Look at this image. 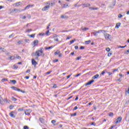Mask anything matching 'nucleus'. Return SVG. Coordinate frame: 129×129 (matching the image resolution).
Masks as SVG:
<instances>
[{
    "instance_id": "obj_1",
    "label": "nucleus",
    "mask_w": 129,
    "mask_h": 129,
    "mask_svg": "<svg viewBox=\"0 0 129 129\" xmlns=\"http://www.w3.org/2000/svg\"><path fill=\"white\" fill-rule=\"evenodd\" d=\"M44 50V48L41 47L40 48V50H37L35 53V56H37L38 57H40L41 56V54H43L44 53V51H43Z\"/></svg>"
},
{
    "instance_id": "obj_2",
    "label": "nucleus",
    "mask_w": 129,
    "mask_h": 129,
    "mask_svg": "<svg viewBox=\"0 0 129 129\" xmlns=\"http://www.w3.org/2000/svg\"><path fill=\"white\" fill-rule=\"evenodd\" d=\"M5 101H6L8 103H10V101H9V100H8L7 98L4 100L2 99V96L0 95V104H1L2 105H4V104H5Z\"/></svg>"
},
{
    "instance_id": "obj_3",
    "label": "nucleus",
    "mask_w": 129,
    "mask_h": 129,
    "mask_svg": "<svg viewBox=\"0 0 129 129\" xmlns=\"http://www.w3.org/2000/svg\"><path fill=\"white\" fill-rule=\"evenodd\" d=\"M104 37H105V39L106 40H110L111 39V35L108 33L104 34Z\"/></svg>"
},
{
    "instance_id": "obj_4",
    "label": "nucleus",
    "mask_w": 129,
    "mask_h": 129,
    "mask_svg": "<svg viewBox=\"0 0 129 129\" xmlns=\"http://www.w3.org/2000/svg\"><path fill=\"white\" fill-rule=\"evenodd\" d=\"M121 120H122V117L121 116H119L116 119V121H115V123L117 124V123H120L121 122Z\"/></svg>"
},
{
    "instance_id": "obj_5",
    "label": "nucleus",
    "mask_w": 129,
    "mask_h": 129,
    "mask_svg": "<svg viewBox=\"0 0 129 129\" xmlns=\"http://www.w3.org/2000/svg\"><path fill=\"white\" fill-rule=\"evenodd\" d=\"M31 62H32V65H33L34 67H36V65H38V62L36 61V60H35V59H32Z\"/></svg>"
},
{
    "instance_id": "obj_6",
    "label": "nucleus",
    "mask_w": 129,
    "mask_h": 129,
    "mask_svg": "<svg viewBox=\"0 0 129 129\" xmlns=\"http://www.w3.org/2000/svg\"><path fill=\"white\" fill-rule=\"evenodd\" d=\"M94 82V80H92L90 81H89L88 83H86L85 84V86H88V85H91V84H92Z\"/></svg>"
},
{
    "instance_id": "obj_7",
    "label": "nucleus",
    "mask_w": 129,
    "mask_h": 129,
    "mask_svg": "<svg viewBox=\"0 0 129 129\" xmlns=\"http://www.w3.org/2000/svg\"><path fill=\"white\" fill-rule=\"evenodd\" d=\"M49 8H50V6L49 5H47L42 9V11H43V12H45V11H48Z\"/></svg>"
},
{
    "instance_id": "obj_8",
    "label": "nucleus",
    "mask_w": 129,
    "mask_h": 129,
    "mask_svg": "<svg viewBox=\"0 0 129 129\" xmlns=\"http://www.w3.org/2000/svg\"><path fill=\"white\" fill-rule=\"evenodd\" d=\"M38 44H39V40H35L33 41L32 45H34V47H35L36 46H38Z\"/></svg>"
},
{
    "instance_id": "obj_9",
    "label": "nucleus",
    "mask_w": 129,
    "mask_h": 129,
    "mask_svg": "<svg viewBox=\"0 0 129 129\" xmlns=\"http://www.w3.org/2000/svg\"><path fill=\"white\" fill-rule=\"evenodd\" d=\"M83 6V9H84V8H88V7H90V4H84L82 5Z\"/></svg>"
},
{
    "instance_id": "obj_10",
    "label": "nucleus",
    "mask_w": 129,
    "mask_h": 129,
    "mask_svg": "<svg viewBox=\"0 0 129 129\" xmlns=\"http://www.w3.org/2000/svg\"><path fill=\"white\" fill-rule=\"evenodd\" d=\"M34 7V5H29L28 6H27L24 9H23V11H26V10H27V9H30V8H32Z\"/></svg>"
},
{
    "instance_id": "obj_11",
    "label": "nucleus",
    "mask_w": 129,
    "mask_h": 129,
    "mask_svg": "<svg viewBox=\"0 0 129 129\" xmlns=\"http://www.w3.org/2000/svg\"><path fill=\"white\" fill-rule=\"evenodd\" d=\"M9 115L10 116H11V117L15 118V117H16V116L15 115V114H14V111H11L10 113H9Z\"/></svg>"
},
{
    "instance_id": "obj_12",
    "label": "nucleus",
    "mask_w": 129,
    "mask_h": 129,
    "mask_svg": "<svg viewBox=\"0 0 129 129\" xmlns=\"http://www.w3.org/2000/svg\"><path fill=\"white\" fill-rule=\"evenodd\" d=\"M12 89H13V90H15V91H19L20 90V89H19L18 88H17V87H15V86H12L11 87Z\"/></svg>"
},
{
    "instance_id": "obj_13",
    "label": "nucleus",
    "mask_w": 129,
    "mask_h": 129,
    "mask_svg": "<svg viewBox=\"0 0 129 129\" xmlns=\"http://www.w3.org/2000/svg\"><path fill=\"white\" fill-rule=\"evenodd\" d=\"M89 10H91V11H95V10H98V8H97V7H96V8H94V7H89Z\"/></svg>"
},
{
    "instance_id": "obj_14",
    "label": "nucleus",
    "mask_w": 129,
    "mask_h": 129,
    "mask_svg": "<svg viewBox=\"0 0 129 129\" xmlns=\"http://www.w3.org/2000/svg\"><path fill=\"white\" fill-rule=\"evenodd\" d=\"M39 121H40L41 123H45V119L43 118H39Z\"/></svg>"
},
{
    "instance_id": "obj_15",
    "label": "nucleus",
    "mask_w": 129,
    "mask_h": 129,
    "mask_svg": "<svg viewBox=\"0 0 129 129\" xmlns=\"http://www.w3.org/2000/svg\"><path fill=\"white\" fill-rule=\"evenodd\" d=\"M99 77V75L96 74V75L94 76L92 78L93 79H97Z\"/></svg>"
},
{
    "instance_id": "obj_16",
    "label": "nucleus",
    "mask_w": 129,
    "mask_h": 129,
    "mask_svg": "<svg viewBox=\"0 0 129 129\" xmlns=\"http://www.w3.org/2000/svg\"><path fill=\"white\" fill-rule=\"evenodd\" d=\"M125 119L127 121H129V114H126L125 116Z\"/></svg>"
},
{
    "instance_id": "obj_17",
    "label": "nucleus",
    "mask_w": 129,
    "mask_h": 129,
    "mask_svg": "<svg viewBox=\"0 0 129 129\" xmlns=\"http://www.w3.org/2000/svg\"><path fill=\"white\" fill-rule=\"evenodd\" d=\"M52 48H53V46H50L49 47H45V50H49L50 49H52Z\"/></svg>"
},
{
    "instance_id": "obj_18",
    "label": "nucleus",
    "mask_w": 129,
    "mask_h": 129,
    "mask_svg": "<svg viewBox=\"0 0 129 129\" xmlns=\"http://www.w3.org/2000/svg\"><path fill=\"white\" fill-rule=\"evenodd\" d=\"M119 27H120V23H117L116 24L115 28H116L117 29H118Z\"/></svg>"
},
{
    "instance_id": "obj_19",
    "label": "nucleus",
    "mask_w": 129,
    "mask_h": 129,
    "mask_svg": "<svg viewBox=\"0 0 129 129\" xmlns=\"http://www.w3.org/2000/svg\"><path fill=\"white\" fill-rule=\"evenodd\" d=\"M21 4H22L21 2H18L14 4V5L16 6V7H19V6H21Z\"/></svg>"
},
{
    "instance_id": "obj_20",
    "label": "nucleus",
    "mask_w": 129,
    "mask_h": 129,
    "mask_svg": "<svg viewBox=\"0 0 129 129\" xmlns=\"http://www.w3.org/2000/svg\"><path fill=\"white\" fill-rule=\"evenodd\" d=\"M10 82H12L13 84H16V83H17V81H16V80H10Z\"/></svg>"
},
{
    "instance_id": "obj_21",
    "label": "nucleus",
    "mask_w": 129,
    "mask_h": 129,
    "mask_svg": "<svg viewBox=\"0 0 129 129\" xmlns=\"http://www.w3.org/2000/svg\"><path fill=\"white\" fill-rule=\"evenodd\" d=\"M61 19H68V16L61 15Z\"/></svg>"
},
{
    "instance_id": "obj_22",
    "label": "nucleus",
    "mask_w": 129,
    "mask_h": 129,
    "mask_svg": "<svg viewBox=\"0 0 129 129\" xmlns=\"http://www.w3.org/2000/svg\"><path fill=\"white\" fill-rule=\"evenodd\" d=\"M93 35H94V36H95V37H97V36H98V34L97 33L96 31H95V32L92 33Z\"/></svg>"
},
{
    "instance_id": "obj_23",
    "label": "nucleus",
    "mask_w": 129,
    "mask_h": 129,
    "mask_svg": "<svg viewBox=\"0 0 129 129\" xmlns=\"http://www.w3.org/2000/svg\"><path fill=\"white\" fill-rule=\"evenodd\" d=\"M60 54V50H57L54 52V55H59Z\"/></svg>"
},
{
    "instance_id": "obj_24",
    "label": "nucleus",
    "mask_w": 129,
    "mask_h": 129,
    "mask_svg": "<svg viewBox=\"0 0 129 129\" xmlns=\"http://www.w3.org/2000/svg\"><path fill=\"white\" fill-rule=\"evenodd\" d=\"M28 36L30 38H35V34H32L31 35H28Z\"/></svg>"
},
{
    "instance_id": "obj_25",
    "label": "nucleus",
    "mask_w": 129,
    "mask_h": 129,
    "mask_svg": "<svg viewBox=\"0 0 129 129\" xmlns=\"http://www.w3.org/2000/svg\"><path fill=\"white\" fill-rule=\"evenodd\" d=\"M77 115V112H75L74 113L71 114V116H76Z\"/></svg>"
},
{
    "instance_id": "obj_26",
    "label": "nucleus",
    "mask_w": 129,
    "mask_h": 129,
    "mask_svg": "<svg viewBox=\"0 0 129 129\" xmlns=\"http://www.w3.org/2000/svg\"><path fill=\"white\" fill-rule=\"evenodd\" d=\"M18 92H22V93H26V91H23L22 90H21L20 89H19Z\"/></svg>"
},
{
    "instance_id": "obj_27",
    "label": "nucleus",
    "mask_w": 129,
    "mask_h": 129,
    "mask_svg": "<svg viewBox=\"0 0 129 129\" xmlns=\"http://www.w3.org/2000/svg\"><path fill=\"white\" fill-rule=\"evenodd\" d=\"M75 41H76V39H75L71 41L70 45H71V44H73V43H74L75 42Z\"/></svg>"
},
{
    "instance_id": "obj_28",
    "label": "nucleus",
    "mask_w": 129,
    "mask_h": 129,
    "mask_svg": "<svg viewBox=\"0 0 129 129\" xmlns=\"http://www.w3.org/2000/svg\"><path fill=\"white\" fill-rule=\"evenodd\" d=\"M15 56H11L10 57H9V59H10V60H15Z\"/></svg>"
},
{
    "instance_id": "obj_29",
    "label": "nucleus",
    "mask_w": 129,
    "mask_h": 129,
    "mask_svg": "<svg viewBox=\"0 0 129 129\" xmlns=\"http://www.w3.org/2000/svg\"><path fill=\"white\" fill-rule=\"evenodd\" d=\"M125 94H128L129 95V86L128 87L127 90H125Z\"/></svg>"
},
{
    "instance_id": "obj_30",
    "label": "nucleus",
    "mask_w": 129,
    "mask_h": 129,
    "mask_svg": "<svg viewBox=\"0 0 129 129\" xmlns=\"http://www.w3.org/2000/svg\"><path fill=\"white\" fill-rule=\"evenodd\" d=\"M23 110H24V107L20 108L18 109V111H23Z\"/></svg>"
},
{
    "instance_id": "obj_31",
    "label": "nucleus",
    "mask_w": 129,
    "mask_h": 129,
    "mask_svg": "<svg viewBox=\"0 0 129 129\" xmlns=\"http://www.w3.org/2000/svg\"><path fill=\"white\" fill-rule=\"evenodd\" d=\"M12 100L13 101H17L18 99H17L15 97H12Z\"/></svg>"
},
{
    "instance_id": "obj_32",
    "label": "nucleus",
    "mask_w": 129,
    "mask_h": 129,
    "mask_svg": "<svg viewBox=\"0 0 129 129\" xmlns=\"http://www.w3.org/2000/svg\"><path fill=\"white\" fill-rule=\"evenodd\" d=\"M125 47H126V45L125 46H119L118 48H121V49H123V48H125Z\"/></svg>"
},
{
    "instance_id": "obj_33",
    "label": "nucleus",
    "mask_w": 129,
    "mask_h": 129,
    "mask_svg": "<svg viewBox=\"0 0 129 129\" xmlns=\"http://www.w3.org/2000/svg\"><path fill=\"white\" fill-rule=\"evenodd\" d=\"M32 29H28L26 30V33H30V32H32Z\"/></svg>"
},
{
    "instance_id": "obj_34",
    "label": "nucleus",
    "mask_w": 129,
    "mask_h": 129,
    "mask_svg": "<svg viewBox=\"0 0 129 129\" xmlns=\"http://www.w3.org/2000/svg\"><path fill=\"white\" fill-rule=\"evenodd\" d=\"M87 30H89V28H88L87 27H85V28L82 29L83 31H87Z\"/></svg>"
},
{
    "instance_id": "obj_35",
    "label": "nucleus",
    "mask_w": 129,
    "mask_h": 129,
    "mask_svg": "<svg viewBox=\"0 0 129 129\" xmlns=\"http://www.w3.org/2000/svg\"><path fill=\"white\" fill-rule=\"evenodd\" d=\"M58 61H59V59H54V60H53V63H56V62H58Z\"/></svg>"
},
{
    "instance_id": "obj_36",
    "label": "nucleus",
    "mask_w": 129,
    "mask_h": 129,
    "mask_svg": "<svg viewBox=\"0 0 129 129\" xmlns=\"http://www.w3.org/2000/svg\"><path fill=\"white\" fill-rule=\"evenodd\" d=\"M96 32H97V34H100V33H102V30H98V31H96Z\"/></svg>"
},
{
    "instance_id": "obj_37",
    "label": "nucleus",
    "mask_w": 129,
    "mask_h": 129,
    "mask_svg": "<svg viewBox=\"0 0 129 129\" xmlns=\"http://www.w3.org/2000/svg\"><path fill=\"white\" fill-rule=\"evenodd\" d=\"M13 108H14V105H11L10 106H9L10 109H13Z\"/></svg>"
},
{
    "instance_id": "obj_38",
    "label": "nucleus",
    "mask_w": 129,
    "mask_h": 129,
    "mask_svg": "<svg viewBox=\"0 0 129 129\" xmlns=\"http://www.w3.org/2000/svg\"><path fill=\"white\" fill-rule=\"evenodd\" d=\"M13 68H14V69H17V68H18V66L14 64L13 66Z\"/></svg>"
},
{
    "instance_id": "obj_39",
    "label": "nucleus",
    "mask_w": 129,
    "mask_h": 129,
    "mask_svg": "<svg viewBox=\"0 0 129 129\" xmlns=\"http://www.w3.org/2000/svg\"><path fill=\"white\" fill-rule=\"evenodd\" d=\"M80 50H84V49H85V47L83 46H81L80 47Z\"/></svg>"
},
{
    "instance_id": "obj_40",
    "label": "nucleus",
    "mask_w": 129,
    "mask_h": 129,
    "mask_svg": "<svg viewBox=\"0 0 129 129\" xmlns=\"http://www.w3.org/2000/svg\"><path fill=\"white\" fill-rule=\"evenodd\" d=\"M49 32H50V30H47L46 32V33H45V35H46V36H49Z\"/></svg>"
},
{
    "instance_id": "obj_41",
    "label": "nucleus",
    "mask_w": 129,
    "mask_h": 129,
    "mask_svg": "<svg viewBox=\"0 0 129 129\" xmlns=\"http://www.w3.org/2000/svg\"><path fill=\"white\" fill-rule=\"evenodd\" d=\"M24 129H30V127L27 125H25L23 127Z\"/></svg>"
},
{
    "instance_id": "obj_42",
    "label": "nucleus",
    "mask_w": 129,
    "mask_h": 129,
    "mask_svg": "<svg viewBox=\"0 0 129 129\" xmlns=\"http://www.w3.org/2000/svg\"><path fill=\"white\" fill-rule=\"evenodd\" d=\"M109 116H113V113L110 112L108 114Z\"/></svg>"
},
{
    "instance_id": "obj_43",
    "label": "nucleus",
    "mask_w": 129,
    "mask_h": 129,
    "mask_svg": "<svg viewBox=\"0 0 129 129\" xmlns=\"http://www.w3.org/2000/svg\"><path fill=\"white\" fill-rule=\"evenodd\" d=\"M16 59H18L19 60H20V59H22V58L19 55H17Z\"/></svg>"
},
{
    "instance_id": "obj_44",
    "label": "nucleus",
    "mask_w": 129,
    "mask_h": 129,
    "mask_svg": "<svg viewBox=\"0 0 129 129\" xmlns=\"http://www.w3.org/2000/svg\"><path fill=\"white\" fill-rule=\"evenodd\" d=\"M92 104H93V101H91V102L87 104V106H88V105H92Z\"/></svg>"
},
{
    "instance_id": "obj_45",
    "label": "nucleus",
    "mask_w": 129,
    "mask_h": 129,
    "mask_svg": "<svg viewBox=\"0 0 129 129\" xmlns=\"http://www.w3.org/2000/svg\"><path fill=\"white\" fill-rule=\"evenodd\" d=\"M5 81H8V79H3L2 80V82H5Z\"/></svg>"
},
{
    "instance_id": "obj_46",
    "label": "nucleus",
    "mask_w": 129,
    "mask_h": 129,
    "mask_svg": "<svg viewBox=\"0 0 129 129\" xmlns=\"http://www.w3.org/2000/svg\"><path fill=\"white\" fill-rule=\"evenodd\" d=\"M91 42V40H89V41H85V43L87 45L89 43H90Z\"/></svg>"
},
{
    "instance_id": "obj_47",
    "label": "nucleus",
    "mask_w": 129,
    "mask_h": 129,
    "mask_svg": "<svg viewBox=\"0 0 129 129\" xmlns=\"http://www.w3.org/2000/svg\"><path fill=\"white\" fill-rule=\"evenodd\" d=\"M15 36V34H12L9 36V38H13V37Z\"/></svg>"
},
{
    "instance_id": "obj_48",
    "label": "nucleus",
    "mask_w": 129,
    "mask_h": 129,
    "mask_svg": "<svg viewBox=\"0 0 129 129\" xmlns=\"http://www.w3.org/2000/svg\"><path fill=\"white\" fill-rule=\"evenodd\" d=\"M106 51L107 52H109V51H110V48H108V47L106 48Z\"/></svg>"
},
{
    "instance_id": "obj_49",
    "label": "nucleus",
    "mask_w": 129,
    "mask_h": 129,
    "mask_svg": "<svg viewBox=\"0 0 129 129\" xmlns=\"http://www.w3.org/2000/svg\"><path fill=\"white\" fill-rule=\"evenodd\" d=\"M52 88H57V84L53 85Z\"/></svg>"
},
{
    "instance_id": "obj_50",
    "label": "nucleus",
    "mask_w": 129,
    "mask_h": 129,
    "mask_svg": "<svg viewBox=\"0 0 129 129\" xmlns=\"http://www.w3.org/2000/svg\"><path fill=\"white\" fill-rule=\"evenodd\" d=\"M81 75V73L78 74L75 76V77H79V76H80Z\"/></svg>"
},
{
    "instance_id": "obj_51",
    "label": "nucleus",
    "mask_w": 129,
    "mask_h": 129,
    "mask_svg": "<svg viewBox=\"0 0 129 129\" xmlns=\"http://www.w3.org/2000/svg\"><path fill=\"white\" fill-rule=\"evenodd\" d=\"M82 57L81 56L77 57L76 58V60H80V59H81Z\"/></svg>"
},
{
    "instance_id": "obj_52",
    "label": "nucleus",
    "mask_w": 129,
    "mask_h": 129,
    "mask_svg": "<svg viewBox=\"0 0 129 129\" xmlns=\"http://www.w3.org/2000/svg\"><path fill=\"white\" fill-rule=\"evenodd\" d=\"M111 55H112V53L111 52H109L108 54V56L110 57V56H111Z\"/></svg>"
},
{
    "instance_id": "obj_53",
    "label": "nucleus",
    "mask_w": 129,
    "mask_h": 129,
    "mask_svg": "<svg viewBox=\"0 0 129 129\" xmlns=\"http://www.w3.org/2000/svg\"><path fill=\"white\" fill-rule=\"evenodd\" d=\"M68 7V4H64L63 5V8H67Z\"/></svg>"
},
{
    "instance_id": "obj_54",
    "label": "nucleus",
    "mask_w": 129,
    "mask_h": 129,
    "mask_svg": "<svg viewBox=\"0 0 129 129\" xmlns=\"http://www.w3.org/2000/svg\"><path fill=\"white\" fill-rule=\"evenodd\" d=\"M122 17V15H121V14H119L118 15V18H119V19H121V17Z\"/></svg>"
},
{
    "instance_id": "obj_55",
    "label": "nucleus",
    "mask_w": 129,
    "mask_h": 129,
    "mask_svg": "<svg viewBox=\"0 0 129 129\" xmlns=\"http://www.w3.org/2000/svg\"><path fill=\"white\" fill-rule=\"evenodd\" d=\"M77 109H78V107L76 106L74 108L73 110H76Z\"/></svg>"
},
{
    "instance_id": "obj_56",
    "label": "nucleus",
    "mask_w": 129,
    "mask_h": 129,
    "mask_svg": "<svg viewBox=\"0 0 129 129\" xmlns=\"http://www.w3.org/2000/svg\"><path fill=\"white\" fill-rule=\"evenodd\" d=\"M56 122V120H52V121H51V123L53 124H54V123H55Z\"/></svg>"
},
{
    "instance_id": "obj_57",
    "label": "nucleus",
    "mask_w": 129,
    "mask_h": 129,
    "mask_svg": "<svg viewBox=\"0 0 129 129\" xmlns=\"http://www.w3.org/2000/svg\"><path fill=\"white\" fill-rule=\"evenodd\" d=\"M71 75H72L71 74V75H68V76L67 77V79H69V78H70V77H71Z\"/></svg>"
},
{
    "instance_id": "obj_58",
    "label": "nucleus",
    "mask_w": 129,
    "mask_h": 129,
    "mask_svg": "<svg viewBox=\"0 0 129 129\" xmlns=\"http://www.w3.org/2000/svg\"><path fill=\"white\" fill-rule=\"evenodd\" d=\"M25 42H26V43H29V41H30V40H29V39H25Z\"/></svg>"
},
{
    "instance_id": "obj_59",
    "label": "nucleus",
    "mask_w": 129,
    "mask_h": 129,
    "mask_svg": "<svg viewBox=\"0 0 129 129\" xmlns=\"http://www.w3.org/2000/svg\"><path fill=\"white\" fill-rule=\"evenodd\" d=\"M73 97V96H70L69 98H67V100H69V99H71Z\"/></svg>"
},
{
    "instance_id": "obj_60",
    "label": "nucleus",
    "mask_w": 129,
    "mask_h": 129,
    "mask_svg": "<svg viewBox=\"0 0 129 129\" xmlns=\"http://www.w3.org/2000/svg\"><path fill=\"white\" fill-rule=\"evenodd\" d=\"M115 71H118V69H114L113 71V73H114Z\"/></svg>"
},
{
    "instance_id": "obj_61",
    "label": "nucleus",
    "mask_w": 129,
    "mask_h": 129,
    "mask_svg": "<svg viewBox=\"0 0 129 129\" xmlns=\"http://www.w3.org/2000/svg\"><path fill=\"white\" fill-rule=\"evenodd\" d=\"M45 35V33H39V36H44Z\"/></svg>"
},
{
    "instance_id": "obj_62",
    "label": "nucleus",
    "mask_w": 129,
    "mask_h": 129,
    "mask_svg": "<svg viewBox=\"0 0 129 129\" xmlns=\"http://www.w3.org/2000/svg\"><path fill=\"white\" fill-rule=\"evenodd\" d=\"M30 72H31V70H27L26 71V73H30Z\"/></svg>"
},
{
    "instance_id": "obj_63",
    "label": "nucleus",
    "mask_w": 129,
    "mask_h": 129,
    "mask_svg": "<svg viewBox=\"0 0 129 129\" xmlns=\"http://www.w3.org/2000/svg\"><path fill=\"white\" fill-rule=\"evenodd\" d=\"M21 43H22V41H19L18 42V45H21Z\"/></svg>"
},
{
    "instance_id": "obj_64",
    "label": "nucleus",
    "mask_w": 129,
    "mask_h": 129,
    "mask_svg": "<svg viewBox=\"0 0 129 129\" xmlns=\"http://www.w3.org/2000/svg\"><path fill=\"white\" fill-rule=\"evenodd\" d=\"M51 72H52V71L47 72L46 73V74L49 75V74H50Z\"/></svg>"
}]
</instances>
